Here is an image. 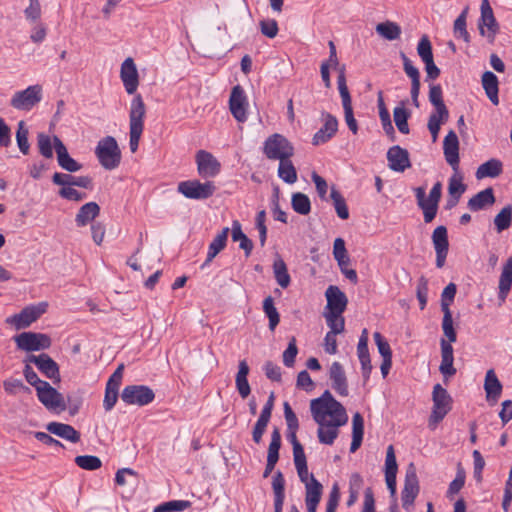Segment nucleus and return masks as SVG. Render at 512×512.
Returning <instances> with one entry per match:
<instances>
[{
  "label": "nucleus",
  "mask_w": 512,
  "mask_h": 512,
  "mask_svg": "<svg viewBox=\"0 0 512 512\" xmlns=\"http://www.w3.org/2000/svg\"><path fill=\"white\" fill-rule=\"evenodd\" d=\"M330 198L333 201V205L338 217L343 220L348 219L349 211L346 205V201L341 193L334 187L331 188Z\"/></svg>",
  "instance_id": "nucleus-53"
},
{
  "label": "nucleus",
  "mask_w": 512,
  "mask_h": 512,
  "mask_svg": "<svg viewBox=\"0 0 512 512\" xmlns=\"http://www.w3.org/2000/svg\"><path fill=\"white\" fill-rule=\"evenodd\" d=\"M310 409L319 425L318 438L323 444L331 445L338 436V428L348 421L344 406L326 390L319 398L313 399Z\"/></svg>",
  "instance_id": "nucleus-1"
},
{
  "label": "nucleus",
  "mask_w": 512,
  "mask_h": 512,
  "mask_svg": "<svg viewBox=\"0 0 512 512\" xmlns=\"http://www.w3.org/2000/svg\"><path fill=\"white\" fill-rule=\"evenodd\" d=\"M329 378L332 382V388L340 395H348L347 377L343 366L339 362H333L329 369Z\"/></svg>",
  "instance_id": "nucleus-28"
},
{
  "label": "nucleus",
  "mask_w": 512,
  "mask_h": 512,
  "mask_svg": "<svg viewBox=\"0 0 512 512\" xmlns=\"http://www.w3.org/2000/svg\"><path fill=\"white\" fill-rule=\"evenodd\" d=\"M419 489L416 467L414 463H410L406 468L404 487L401 493L402 506L405 510H410L419 493Z\"/></svg>",
  "instance_id": "nucleus-12"
},
{
  "label": "nucleus",
  "mask_w": 512,
  "mask_h": 512,
  "mask_svg": "<svg viewBox=\"0 0 512 512\" xmlns=\"http://www.w3.org/2000/svg\"><path fill=\"white\" fill-rule=\"evenodd\" d=\"M433 410L429 418V425L435 426L446 414L451 410L452 399L447 390L440 384H436L433 388Z\"/></svg>",
  "instance_id": "nucleus-9"
},
{
  "label": "nucleus",
  "mask_w": 512,
  "mask_h": 512,
  "mask_svg": "<svg viewBox=\"0 0 512 512\" xmlns=\"http://www.w3.org/2000/svg\"><path fill=\"white\" fill-rule=\"evenodd\" d=\"M389 168L396 172H403L411 166L409 153L406 149L396 145L387 152Z\"/></svg>",
  "instance_id": "nucleus-23"
},
{
  "label": "nucleus",
  "mask_w": 512,
  "mask_h": 512,
  "mask_svg": "<svg viewBox=\"0 0 512 512\" xmlns=\"http://www.w3.org/2000/svg\"><path fill=\"white\" fill-rule=\"evenodd\" d=\"M416 296L420 304V309L423 310L427 304L428 298V280L421 276L417 283Z\"/></svg>",
  "instance_id": "nucleus-62"
},
{
  "label": "nucleus",
  "mask_w": 512,
  "mask_h": 512,
  "mask_svg": "<svg viewBox=\"0 0 512 512\" xmlns=\"http://www.w3.org/2000/svg\"><path fill=\"white\" fill-rule=\"evenodd\" d=\"M273 272L278 285L287 288L290 285L291 278L287 270V266L283 259L278 257L273 263Z\"/></svg>",
  "instance_id": "nucleus-47"
},
{
  "label": "nucleus",
  "mask_w": 512,
  "mask_h": 512,
  "mask_svg": "<svg viewBox=\"0 0 512 512\" xmlns=\"http://www.w3.org/2000/svg\"><path fill=\"white\" fill-rule=\"evenodd\" d=\"M466 186L463 183V176L459 173V171H454V174L449 179L448 185V193L450 199L448 200L449 206H455L461 195L465 192Z\"/></svg>",
  "instance_id": "nucleus-34"
},
{
  "label": "nucleus",
  "mask_w": 512,
  "mask_h": 512,
  "mask_svg": "<svg viewBox=\"0 0 512 512\" xmlns=\"http://www.w3.org/2000/svg\"><path fill=\"white\" fill-rule=\"evenodd\" d=\"M272 489L274 492V500L285 499V480L280 471H277L272 478Z\"/></svg>",
  "instance_id": "nucleus-60"
},
{
  "label": "nucleus",
  "mask_w": 512,
  "mask_h": 512,
  "mask_svg": "<svg viewBox=\"0 0 512 512\" xmlns=\"http://www.w3.org/2000/svg\"><path fill=\"white\" fill-rule=\"evenodd\" d=\"M325 296L329 313L342 314L345 311L348 299L339 287L330 285L325 292Z\"/></svg>",
  "instance_id": "nucleus-21"
},
{
  "label": "nucleus",
  "mask_w": 512,
  "mask_h": 512,
  "mask_svg": "<svg viewBox=\"0 0 512 512\" xmlns=\"http://www.w3.org/2000/svg\"><path fill=\"white\" fill-rule=\"evenodd\" d=\"M338 130V121L335 116L326 113L324 115V125L314 134L313 145H320L329 141Z\"/></svg>",
  "instance_id": "nucleus-26"
},
{
  "label": "nucleus",
  "mask_w": 512,
  "mask_h": 512,
  "mask_svg": "<svg viewBox=\"0 0 512 512\" xmlns=\"http://www.w3.org/2000/svg\"><path fill=\"white\" fill-rule=\"evenodd\" d=\"M18 349L31 352L48 349L51 346V338L43 333L23 332L15 337Z\"/></svg>",
  "instance_id": "nucleus-11"
},
{
  "label": "nucleus",
  "mask_w": 512,
  "mask_h": 512,
  "mask_svg": "<svg viewBox=\"0 0 512 512\" xmlns=\"http://www.w3.org/2000/svg\"><path fill=\"white\" fill-rule=\"evenodd\" d=\"M190 507L189 501L184 500H174L166 502L162 505H159L155 508L154 512H175V511H183L186 508Z\"/></svg>",
  "instance_id": "nucleus-59"
},
{
  "label": "nucleus",
  "mask_w": 512,
  "mask_h": 512,
  "mask_svg": "<svg viewBox=\"0 0 512 512\" xmlns=\"http://www.w3.org/2000/svg\"><path fill=\"white\" fill-rule=\"evenodd\" d=\"M409 116H410V114L405 109L404 102L401 103V106L394 108V111H393L394 122H395L398 130L403 134L409 133V126H408V122H407Z\"/></svg>",
  "instance_id": "nucleus-52"
},
{
  "label": "nucleus",
  "mask_w": 512,
  "mask_h": 512,
  "mask_svg": "<svg viewBox=\"0 0 512 512\" xmlns=\"http://www.w3.org/2000/svg\"><path fill=\"white\" fill-rule=\"evenodd\" d=\"M432 241L435 250H448L447 229L444 226H438L432 234Z\"/></svg>",
  "instance_id": "nucleus-58"
},
{
  "label": "nucleus",
  "mask_w": 512,
  "mask_h": 512,
  "mask_svg": "<svg viewBox=\"0 0 512 512\" xmlns=\"http://www.w3.org/2000/svg\"><path fill=\"white\" fill-rule=\"evenodd\" d=\"M77 466L84 470H97L101 467L102 462L99 457L93 455H80L75 458Z\"/></svg>",
  "instance_id": "nucleus-56"
},
{
  "label": "nucleus",
  "mask_w": 512,
  "mask_h": 512,
  "mask_svg": "<svg viewBox=\"0 0 512 512\" xmlns=\"http://www.w3.org/2000/svg\"><path fill=\"white\" fill-rule=\"evenodd\" d=\"M269 421V417L260 414L252 432L253 441L255 443L259 444L261 442L262 436L266 430Z\"/></svg>",
  "instance_id": "nucleus-63"
},
{
  "label": "nucleus",
  "mask_w": 512,
  "mask_h": 512,
  "mask_svg": "<svg viewBox=\"0 0 512 512\" xmlns=\"http://www.w3.org/2000/svg\"><path fill=\"white\" fill-rule=\"evenodd\" d=\"M47 307L48 304L46 302L27 306L20 313L7 318L6 322L17 330L27 328L46 312Z\"/></svg>",
  "instance_id": "nucleus-10"
},
{
  "label": "nucleus",
  "mask_w": 512,
  "mask_h": 512,
  "mask_svg": "<svg viewBox=\"0 0 512 512\" xmlns=\"http://www.w3.org/2000/svg\"><path fill=\"white\" fill-rule=\"evenodd\" d=\"M37 387V397L39 401L49 410L66 409L64 397L60 392L53 388L48 382Z\"/></svg>",
  "instance_id": "nucleus-15"
},
{
  "label": "nucleus",
  "mask_w": 512,
  "mask_h": 512,
  "mask_svg": "<svg viewBox=\"0 0 512 512\" xmlns=\"http://www.w3.org/2000/svg\"><path fill=\"white\" fill-rule=\"evenodd\" d=\"M481 16L478 21V30L481 36L487 38L489 43H494L500 27L494 16L489 0L481 1Z\"/></svg>",
  "instance_id": "nucleus-8"
},
{
  "label": "nucleus",
  "mask_w": 512,
  "mask_h": 512,
  "mask_svg": "<svg viewBox=\"0 0 512 512\" xmlns=\"http://www.w3.org/2000/svg\"><path fill=\"white\" fill-rule=\"evenodd\" d=\"M248 100L247 96L240 85L232 88L229 98V109L231 114L238 122H245L247 120Z\"/></svg>",
  "instance_id": "nucleus-16"
},
{
  "label": "nucleus",
  "mask_w": 512,
  "mask_h": 512,
  "mask_svg": "<svg viewBox=\"0 0 512 512\" xmlns=\"http://www.w3.org/2000/svg\"><path fill=\"white\" fill-rule=\"evenodd\" d=\"M375 30L382 38L389 41L397 40L401 35V27L396 22L389 20L378 23Z\"/></svg>",
  "instance_id": "nucleus-44"
},
{
  "label": "nucleus",
  "mask_w": 512,
  "mask_h": 512,
  "mask_svg": "<svg viewBox=\"0 0 512 512\" xmlns=\"http://www.w3.org/2000/svg\"><path fill=\"white\" fill-rule=\"evenodd\" d=\"M199 174L204 178L214 177L220 170V164L209 152L200 150L196 155Z\"/></svg>",
  "instance_id": "nucleus-20"
},
{
  "label": "nucleus",
  "mask_w": 512,
  "mask_h": 512,
  "mask_svg": "<svg viewBox=\"0 0 512 512\" xmlns=\"http://www.w3.org/2000/svg\"><path fill=\"white\" fill-rule=\"evenodd\" d=\"M484 390L486 392V400L491 405L496 404L502 393V384L493 369H489L486 372Z\"/></svg>",
  "instance_id": "nucleus-30"
},
{
  "label": "nucleus",
  "mask_w": 512,
  "mask_h": 512,
  "mask_svg": "<svg viewBox=\"0 0 512 512\" xmlns=\"http://www.w3.org/2000/svg\"><path fill=\"white\" fill-rule=\"evenodd\" d=\"M450 341H446L445 338L440 340L441 348V364L439 370L444 377H451L456 374V369L453 366L454 356L453 347Z\"/></svg>",
  "instance_id": "nucleus-27"
},
{
  "label": "nucleus",
  "mask_w": 512,
  "mask_h": 512,
  "mask_svg": "<svg viewBox=\"0 0 512 512\" xmlns=\"http://www.w3.org/2000/svg\"><path fill=\"white\" fill-rule=\"evenodd\" d=\"M37 145L43 157L48 159L53 157L54 138L51 139L50 136L40 133L37 137Z\"/></svg>",
  "instance_id": "nucleus-57"
},
{
  "label": "nucleus",
  "mask_w": 512,
  "mask_h": 512,
  "mask_svg": "<svg viewBox=\"0 0 512 512\" xmlns=\"http://www.w3.org/2000/svg\"><path fill=\"white\" fill-rule=\"evenodd\" d=\"M232 240L239 242V247L245 251L246 256H249L253 249L252 241L243 233L241 224L238 220L232 223Z\"/></svg>",
  "instance_id": "nucleus-45"
},
{
  "label": "nucleus",
  "mask_w": 512,
  "mask_h": 512,
  "mask_svg": "<svg viewBox=\"0 0 512 512\" xmlns=\"http://www.w3.org/2000/svg\"><path fill=\"white\" fill-rule=\"evenodd\" d=\"M401 58L403 60V68L405 73L409 78H411V99L413 104L418 107V96L420 92V73L419 70L412 64L410 59L404 54L401 53Z\"/></svg>",
  "instance_id": "nucleus-29"
},
{
  "label": "nucleus",
  "mask_w": 512,
  "mask_h": 512,
  "mask_svg": "<svg viewBox=\"0 0 512 512\" xmlns=\"http://www.w3.org/2000/svg\"><path fill=\"white\" fill-rule=\"evenodd\" d=\"M100 213V207L96 202H88L81 206L75 217L77 226L83 227L93 221Z\"/></svg>",
  "instance_id": "nucleus-37"
},
{
  "label": "nucleus",
  "mask_w": 512,
  "mask_h": 512,
  "mask_svg": "<svg viewBox=\"0 0 512 512\" xmlns=\"http://www.w3.org/2000/svg\"><path fill=\"white\" fill-rule=\"evenodd\" d=\"M28 134H29V131H28V128L26 127L24 121H20L18 123V128L16 131V141H17L20 151L24 155H27L30 150V145L28 142Z\"/></svg>",
  "instance_id": "nucleus-55"
},
{
  "label": "nucleus",
  "mask_w": 512,
  "mask_h": 512,
  "mask_svg": "<svg viewBox=\"0 0 512 512\" xmlns=\"http://www.w3.org/2000/svg\"><path fill=\"white\" fill-rule=\"evenodd\" d=\"M512 286V256L507 260L503 266L500 279H499V299L503 303Z\"/></svg>",
  "instance_id": "nucleus-38"
},
{
  "label": "nucleus",
  "mask_w": 512,
  "mask_h": 512,
  "mask_svg": "<svg viewBox=\"0 0 512 512\" xmlns=\"http://www.w3.org/2000/svg\"><path fill=\"white\" fill-rule=\"evenodd\" d=\"M43 98V88L41 85H31L26 89L17 91L13 94L10 100V105L20 111H30Z\"/></svg>",
  "instance_id": "nucleus-6"
},
{
  "label": "nucleus",
  "mask_w": 512,
  "mask_h": 512,
  "mask_svg": "<svg viewBox=\"0 0 512 512\" xmlns=\"http://www.w3.org/2000/svg\"><path fill=\"white\" fill-rule=\"evenodd\" d=\"M281 447V434L277 428H274L271 434V442L268 448L267 463L263 473L266 478L274 470L279 459V449Z\"/></svg>",
  "instance_id": "nucleus-31"
},
{
  "label": "nucleus",
  "mask_w": 512,
  "mask_h": 512,
  "mask_svg": "<svg viewBox=\"0 0 512 512\" xmlns=\"http://www.w3.org/2000/svg\"><path fill=\"white\" fill-rule=\"evenodd\" d=\"M417 53L423 62L433 59L432 45L428 36L421 37L417 45Z\"/></svg>",
  "instance_id": "nucleus-61"
},
{
  "label": "nucleus",
  "mask_w": 512,
  "mask_h": 512,
  "mask_svg": "<svg viewBox=\"0 0 512 512\" xmlns=\"http://www.w3.org/2000/svg\"><path fill=\"white\" fill-rule=\"evenodd\" d=\"M229 232L230 229L224 227L222 231L215 236L209 245L207 258L203 266L209 264L225 248Z\"/></svg>",
  "instance_id": "nucleus-40"
},
{
  "label": "nucleus",
  "mask_w": 512,
  "mask_h": 512,
  "mask_svg": "<svg viewBox=\"0 0 512 512\" xmlns=\"http://www.w3.org/2000/svg\"><path fill=\"white\" fill-rule=\"evenodd\" d=\"M291 205L293 210L300 215H307L311 211V202L309 197L301 192L292 195Z\"/></svg>",
  "instance_id": "nucleus-49"
},
{
  "label": "nucleus",
  "mask_w": 512,
  "mask_h": 512,
  "mask_svg": "<svg viewBox=\"0 0 512 512\" xmlns=\"http://www.w3.org/2000/svg\"><path fill=\"white\" fill-rule=\"evenodd\" d=\"M324 316L327 325L330 328L329 332H334V334H341L344 331L345 320L342 314L326 312Z\"/></svg>",
  "instance_id": "nucleus-54"
},
{
  "label": "nucleus",
  "mask_w": 512,
  "mask_h": 512,
  "mask_svg": "<svg viewBox=\"0 0 512 512\" xmlns=\"http://www.w3.org/2000/svg\"><path fill=\"white\" fill-rule=\"evenodd\" d=\"M445 160L454 171L459 169V140L456 133L450 130L443 141Z\"/></svg>",
  "instance_id": "nucleus-19"
},
{
  "label": "nucleus",
  "mask_w": 512,
  "mask_h": 512,
  "mask_svg": "<svg viewBox=\"0 0 512 512\" xmlns=\"http://www.w3.org/2000/svg\"><path fill=\"white\" fill-rule=\"evenodd\" d=\"M364 420L360 413H355L352 418V442L350 451L354 453L359 449L363 440Z\"/></svg>",
  "instance_id": "nucleus-43"
},
{
  "label": "nucleus",
  "mask_w": 512,
  "mask_h": 512,
  "mask_svg": "<svg viewBox=\"0 0 512 512\" xmlns=\"http://www.w3.org/2000/svg\"><path fill=\"white\" fill-rule=\"evenodd\" d=\"M448 118L449 111L447 108L435 109V112L429 116L427 126L431 133L433 142L437 140L441 125L446 123Z\"/></svg>",
  "instance_id": "nucleus-39"
},
{
  "label": "nucleus",
  "mask_w": 512,
  "mask_h": 512,
  "mask_svg": "<svg viewBox=\"0 0 512 512\" xmlns=\"http://www.w3.org/2000/svg\"><path fill=\"white\" fill-rule=\"evenodd\" d=\"M263 311L269 319V329L274 331L280 322V315L274 305V299L267 296L263 301Z\"/></svg>",
  "instance_id": "nucleus-50"
},
{
  "label": "nucleus",
  "mask_w": 512,
  "mask_h": 512,
  "mask_svg": "<svg viewBox=\"0 0 512 512\" xmlns=\"http://www.w3.org/2000/svg\"><path fill=\"white\" fill-rule=\"evenodd\" d=\"M52 181L56 185H60L62 187H82V188H90L92 181L88 176H72L70 174L65 173H54L52 177Z\"/></svg>",
  "instance_id": "nucleus-32"
},
{
  "label": "nucleus",
  "mask_w": 512,
  "mask_h": 512,
  "mask_svg": "<svg viewBox=\"0 0 512 512\" xmlns=\"http://www.w3.org/2000/svg\"><path fill=\"white\" fill-rule=\"evenodd\" d=\"M120 78L125 91L133 95L139 86V73L136 64L131 57H127L120 67Z\"/></svg>",
  "instance_id": "nucleus-18"
},
{
  "label": "nucleus",
  "mask_w": 512,
  "mask_h": 512,
  "mask_svg": "<svg viewBox=\"0 0 512 512\" xmlns=\"http://www.w3.org/2000/svg\"><path fill=\"white\" fill-rule=\"evenodd\" d=\"M418 206L423 210L424 221L430 223L437 214L438 203L442 195V184L437 182L432 187L429 197L426 198L425 189L423 187L415 188Z\"/></svg>",
  "instance_id": "nucleus-4"
},
{
  "label": "nucleus",
  "mask_w": 512,
  "mask_h": 512,
  "mask_svg": "<svg viewBox=\"0 0 512 512\" xmlns=\"http://www.w3.org/2000/svg\"><path fill=\"white\" fill-rule=\"evenodd\" d=\"M323 492L322 484L310 475L309 483L305 486V504L308 512H316Z\"/></svg>",
  "instance_id": "nucleus-24"
},
{
  "label": "nucleus",
  "mask_w": 512,
  "mask_h": 512,
  "mask_svg": "<svg viewBox=\"0 0 512 512\" xmlns=\"http://www.w3.org/2000/svg\"><path fill=\"white\" fill-rule=\"evenodd\" d=\"M95 154L101 166L107 170H113L120 164L121 150L113 136L102 138L95 148Z\"/></svg>",
  "instance_id": "nucleus-3"
},
{
  "label": "nucleus",
  "mask_w": 512,
  "mask_h": 512,
  "mask_svg": "<svg viewBox=\"0 0 512 512\" xmlns=\"http://www.w3.org/2000/svg\"><path fill=\"white\" fill-rule=\"evenodd\" d=\"M215 186L212 182L201 183L197 180L183 181L178 184V192L189 199H207L213 195Z\"/></svg>",
  "instance_id": "nucleus-14"
},
{
  "label": "nucleus",
  "mask_w": 512,
  "mask_h": 512,
  "mask_svg": "<svg viewBox=\"0 0 512 512\" xmlns=\"http://www.w3.org/2000/svg\"><path fill=\"white\" fill-rule=\"evenodd\" d=\"M27 363H33L37 368L54 383L60 382V373L58 364L48 355H28L25 359Z\"/></svg>",
  "instance_id": "nucleus-17"
},
{
  "label": "nucleus",
  "mask_w": 512,
  "mask_h": 512,
  "mask_svg": "<svg viewBox=\"0 0 512 512\" xmlns=\"http://www.w3.org/2000/svg\"><path fill=\"white\" fill-rule=\"evenodd\" d=\"M146 106L140 94H136L129 108V148L132 153L138 150L141 136L144 131Z\"/></svg>",
  "instance_id": "nucleus-2"
},
{
  "label": "nucleus",
  "mask_w": 512,
  "mask_h": 512,
  "mask_svg": "<svg viewBox=\"0 0 512 512\" xmlns=\"http://www.w3.org/2000/svg\"><path fill=\"white\" fill-rule=\"evenodd\" d=\"M398 471V465L396 462V456L394 447L389 445L386 451L385 459V480L387 488L390 491L392 497L396 495V475Z\"/></svg>",
  "instance_id": "nucleus-22"
},
{
  "label": "nucleus",
  "mask_w": 512,
  "mask_h": 512,
  "mask_svg": "<svg viewBox=\"0 0 512 512\" xmlns=\"http://www.w3.org/2000/svg\"><path fill=\"white\" fill-rule=\"evenodd\" d=\"M495 202V197L492 188H487L478 192L468 201V207L472 211L483 209L487 205H492Z\"/></svg>",
  "instance_id": "nucleus-42"
},
{
  "label": "nucleus",
  "mask_w": 512,
  "mask_h": 512,
  "mask_svg": "<svg viewBox=\"0 0 512 512\" xmlns=\"http://www.w3.org/2000/svg\"><path fill=\"white\" fill-rule=\"evenodd\" d=\"M503 172V164L499 159L492 158L481 164L476 170V178H496Z\"/></svg>",
  "instance_id": "nucleus-35"
},
{
  "label": "nucleus",
  "mask_w": 512,
  "mask_h": 512,
  "mask_svg": "<svg viewBox=\"0 0 512 512\" xmlns=\"http://www.w3.org/2000/svg\"><path fill=\"white\" fill-rule=\"evenodd\" d=\"M337 84L339 94L342 100L345 122L353 134L358 132V124L354 117L352 99L346 83V75L344 67L339 68V76H337Z\"/></svg>",
  "instance_id": "nucleus-7"
},
{
  "label": "nucleus",
  "mask_w": 512,
  "mask_h": 512,
  "mask_svg": "<svg viewBox=\"0 0 512 512\" xmlns=\"http://www.w3.org/2000/svg\"><path fill=\"white\" fill-rule=\"evenodd\" d=\"M278 176L288 184H293L297 181V171L290 158H284L279 161Z\"/></svg>",
  "instance_id": "nucleus-46"
},
{
  "label": "nucleus",
  "mask_w": 512,
  "mask_h": 512,
  "mask_svg": "<svg viewBox=\"0 0 512 512\" xmlns=\"http://www.w3.org/2000/svg\"><path fill=\"white\" fill-rule=\"evenodd\" d=\"M469 7H465L461 14L456 18L453 25V32L456 38L463 39L466 43L470 42V35L466 28V19Z\"/></svg>",
  "instance_id": "nucleus-48"
},
{
  "label": "nucleus",
  "mask_w": 512,
  "mask_h": 512,
  "mask_svg": "<svg viewBox=\"0 0 512 512\" xmlns=\"http://www.w3.org/2000/svg\"><path fill=\"white\" fill-rule=\"evenodd\" d=\"M248 374L249 366L247 362L245 360L240 361L238 364V372L235 378V385L239 395L243 399H246L251 393V388L247 379Z\"/></svg>",
  "instance_id": "nucleus-36"
},
{
  "label": "nucleus",
  "mask_w": 512,
  "mask_h": 512,
  "mask_svg": "<svg viewBox=\"0 0 512 512\" xmlns=\"http://www.w3.org/2000/svg\"><path fill=\"white\" fill-rule=\"evenodd\" d=\"M263 152L268 159L280 161L284 158H291L294 154V147L286 137L275 133L266 139Z\"/></svg>",
  "instance_id": "nucleus-5"
},
{
  "label": "nucleus",
  "mask_w": 512,
  "mask_h": 512,
  "mask_svg": "<svg viewBox=\"0 0 512 512\" xmlns=\"http://www.w3.org/2000/svg\"><path fill=\"white\" fill-rule=\"evenodd\" d=\"M429 101L435 109L447 108L443 101L442 88L440 85L430 86Z\"/></svg>",
  "instance_id": "nucleus-64"
},
{
  "label": "nucleus",
  "mask_w": 512,
  "mask_h": 512,
  "mask_svg": "<svg viewBox=\"0 0 512 512\" xmlns=\"http://www.w3.org/2000/svg\"><path fill=\"white\" fill-rule=\"evenodd\" d=\"M46 429L51 434L72 443H77L80 440V433L69 424L50 422L46 425Z\"/></svg>",
  "instance_id": "nucleus-33"
},
{
  "label": "nucleus",
  "mask_w": 512,
  "mask_h": 512,
  "mask_svg": "<svg viewBox=\"0 0 512 512\" xmlns=\"http://www.w3.org/2000/svg\"><path fill=\"white\" fill-rule=\"evenodd\" d=\"M54 149L58 164L62 169L68 172H77L82 168V165L69 155L67 148L58 136H54Z\"/></svg>",
  "instance_id": "nucleus-25"
},
{
  "label": "nucleus",
  "mask_w": 512,
  "mask_h": 512,
  "mask_svg": "<svg viewBox=\"0 0 512 512\" xmlns=\"http://www.w3.org/2000/svg\"><path fill=\"white\" fill-rule=\"evenodd\" d=\"M154 397L153 390L144 385L126 386L121 393V399L129 405L144 406L151 403Z\"/></svg>",
  "instance_id": "nucleus-13"
},
{
  "label": "nucleus",
  "mask_w": 512,
  "mask_h": 512,
  "mask_svg": "<svg viewBox=\"0 0 512 512\" xmlns=\"http://www.w3.org/2000/svg\"><path fill=\"white\" fill-rule=\"evenodd\" d=\"M512 223V206L506 205L494 218V225L497 232L508 229Z\"/></svg>",
  "instance_id": "nucleus-51"
},
{
  "label": "nucleus",
  "mask_w": 512,
  "mask_h": 512,
  "mask_svg": "<svg viewBox=\"0 0 512 512\" xmlns=\"http://www.w3.org/2000/svg\"><path fill=\"white\" fill-rule=\"evenodd\" d=\"M498 78L491 71H486L482 75V86L489 100L494 104H499L498 98Z\"/></svg>",
  "instance_id": "nucleus-41"
}]
</instances>
